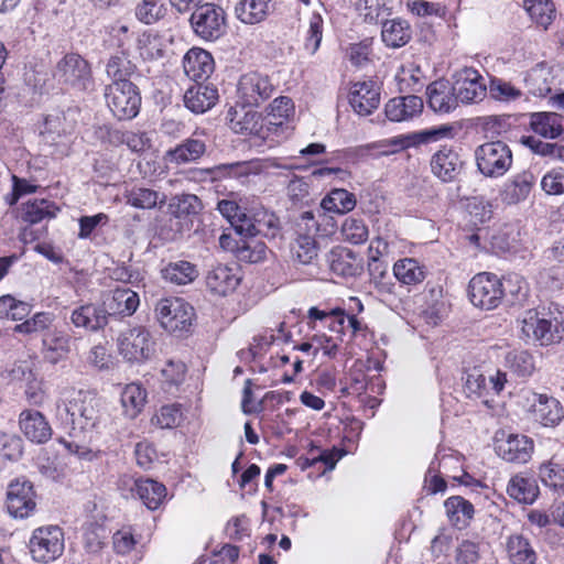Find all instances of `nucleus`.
I'll return each instance as SVG.
<instances>
[{"mask_svg": "<svg viewBox=\"0 0 564 564\" xmlns=\"http://www.w3.org/2000/svg\"><path fill=\"white\" fill-rule=\"evenodd\" d=\"M99 400L90 391L79 390L56 404V419L70 436L93 431L99 422Z\"/></svg>", "mask_w": 564, "mask_h": 564, "instance_id": "f257e3e1", "label": "nucleus"}, {"mask_svg": "<svg viewBox=\"0 0 564 564\" xmlns=\"http://www.w3.org/2000/svg\"><path fill=\"white\" fill-rule=\"evenodd\" d=\"M521 330L541 346L560 343L564 338V313L553 304L529 310L522 319Z\"/></svg>", "mask_w": 564, "mask_h": 564, "instance_id": "f03ea898", "label": "nucleus"}, {"mask_svg": "<svg viewBox=\"0 0 564 564\" xmlns=\"http://www.w3.org/2000/svg\"><path fill=\"white\" fill-rule=\"evenodd\" d=\"M204 205L200 198L195 194L174 195L167 205L169 219L161 234L167 240H176L184 232L193 227V219L199 215Z\"/></svg>", "mask_w": 564, "mask_h": 564, "instance_id": "7ed1b4c3", "label": "nucleus"}, {"mask_svg": "<svg viewBox=\"0 0 564 564\" xmlns=\"http://www.w3.org/2000/svg\"><path fill=\"white\" fill-rule=\"evenodd\" d=\"M105 98L110 111L119 120H130L139 113L141 95L131 80L112 82L106 87Z\"/></svg>", "mask_w": 564, "mask_h": 564, "instance_id": "20e7f679", "label": "nucleus"}, {"mask_svg": "<svg viewBox=\"0 0 564 564\" xmlns=\"http://www.w3.org/2000/svg\"><path fill=\"white\" fill-rule=\"evenodd\" d=\"M191 12V28L200 39L216 41L226 33V12L220 6L205 1Z\"/></svg>", "mask_w": 564, "mask_h": 564, "instance_id": "39448f33", "label": "nucleus"}, {"mask_svg": "<svg viewBox=\"0 0 564 564\" xmlns=\"http://www.w3.org/2000/svg\"><path fill=\"white\" fill-rule=\"evenodd\" d=\"M155 312L161 326L169 333L189 332L195 318L194 307L181 297L160 300Z\"/></svg>", "mask_w": 564, "mask_h": 564, "instance_id": "423d86ee", "label": "nucleus"}, {"mask_svg": "<svg viewBox=\"0 0 564 564\" xmlns=\"http://www.w3.org/2000/svg\"><path fill=\"white\" fill-rule=\"evenodd\" d=\"M29 549L34 561L51 563L57 560L64 552V531L58 525H45L36 528L29 541Z\"/></svg>", "mask_w": 564, "mask_h": 564, "instance_id": "0eeeda50", "label": "nucleus"}, {"mask_svg": "<svg viewBox=\"0 0 564 564\" xmlns=\"http://www.w3.org/2000/svg\"><path fill=\"white\" fill-rule=\"evenodd\" d=\"M478 171L486 177L505 175L512 165V152L502 141L486 142L475 151Z\"/></svg>", "mask_w": 564, "mask_h": 564, "instance_id": "6e6552de", "label": "nucleus"}, {"mask_svg": "<svg viewBox=\"0 0 564 564\" xmlns=\"http://www.w3.org/2000/svg\"><path fill=\"white\" fill-rule=\"evenodd\" d=\"M117 347L124 360L140 364L151 358L154 351V340L150 330L144 326H134L120 332Z\"/></svg>", "mask_w": 564, "mask_h": 564, "instance_id": "1a4fd4ad", "label": "nucleus"}, {"mask_svg": "<svg viewBox=\"0 0 564 564\" xmlns=\"http://www.w3.org/2000/svg\"><path fill=\"white\" fill-rule=\"evenodd\" d=\"M503 282L494 273L481 272L476 274L468 284L470 302L480 308H496L505 297Z\"/></svg>", "mask_w": 564, "mask_h": 564, "instance_id": "9d476101", "label": "nucleus"}, {"mask_svg": "<svg viewBox=\"0 0 564 564\" xmlns=\"http://www.w3.org/2000/svg\"><path fill=\"white\" fill-rule=\"evenodd\" d=\"M54 76L62 83L78 90L93 87L91 70L88 62L78 54H66L57 64Z\"/></svg>", "mask_w": 564, "mask_h": 564, "instance_id": "9b49d317", "label": "nucleus"}, {"mask_svg": "<svg viewBox=\"0 0 564 564\" xmlns=\"http://www.w3.org/2000/svg\"><path fill=\"white\" fill-rule=\"evenodd\" d=\"M7 510L15 519L30 517L36 507L33 484L25 478L12 480L7 489Z\"/></svg>", "mask_w": 564, "mask_h": 564, "instance_id": "f8f14e48", "label": "nucleus"}, {"mask_svg": "<svg viewBox=\"0 0 564 564\" xmlns=\"http://www.w3.org/2000/svg\"><path fill=\"white\" fill-rule=\"evenodd\" d=\"M302 225H304L306 232L297 234L292 245V254L297 263L312 265L318 256V247L313 234L319 230V226L312 212L302 214L299 226L302 227Z\"/></svg>", "mask_w": 564, "mask_h": 564, "instance_id": "ddd939ff", "label": "nucleus"}, {"mask_svg": "<svg viewBox=\"0 0 564 564\" xmlns=\"http://www.w3.org/2000/svg\"><path fill=\"white\" fill-rule=\"evenodd\" d=\"M274 85L268 75L251 72L242 75L238 83L241 102L248 107H259L271 98Z\"/></svg>", "mask_w": 564, "mask_h": 564, "instance_id": "4468645a", "label": "nucleus"}, {"mask_svg": "<svg viewBox=\"0 0 564 564\" xmlns=\"http://www.w3.org/2000/svg\"><path fill=\"white\" fill-rule=\"evenodd\" d=\"M529 411L535 422L543 426H556L563 420V408L557 399L547 394L527 391L524 394Z\"/></svg>", "mask_w": 564, "mask_h": 564, "instance_id": "2eb2a0df", "label": "nucleus"}, {"mask_svg": "<svg viewBox=\"0 0 564 564\" xmlns=\"http://www.w3.org/2000/svg\"><path fill=\"white\" fill-rule=\"evenodd\" d=\"M432 174L443 183L456 182L464 170V161L453 147L443 145L431 158Z\"/></svg>", "mask_w": 564, "mask_h": 564, "instance_id": "dca6fc26", "label": "nucleus"}, {"mask_svg": "<svg viewBox=\"0 0 564 564\" xmlns=\"http://www.w3.org/2000/svg\"><path fill=\"white\" fill-rule=\"evenodd\" d=\"M453 87L458 101L463 104L478 102L487 93L482 76L473 67H465L457 73Z\"/></svg>", "mask_w": 564, "mask_h": 564, "instance_id": "f3484780", "label": "nucleus"}, {"mask_svg": "<svg viewBox=\"0 0 564 564\" xmlns=\"http://www.w3.org/2000/svg\"><path fill=\"white\" fill-rule=\"evenodd\" d=\"M349 104L359 116H368L380 104V88L373 80L356 82L349 88Z\"/></svg>", "mask_w": 564, "mask_h": 564, "instance_id": "a211bd4d", "label": "nucleus"}, {"mask_svg": "<svg viewBox=\"0 0 564 564\" xmlns=\"http://www.w3.org/2000/svg\"><path fill=\"white\" fill-rule=\"evenodd\" d=\"M533 441L520 434H509L505 440H498L496 453L503 460L516 464L527 463L533 453Z\"/></svg>", "mask_w": 564, "mask_h": 564, "instance_id": "6ab92c4d", "label": "nucleus"}, {"mask_svg": "<svg viewBox=\"0 0 564 564\" xmlns=\"http://www.w3.org/2000/svg\"><path fill=\"white\" fill-rule=\"evenodd\" d=\"M281 224L274 213L268 210H258L251 218H248L246 226L237 225V232L240 235L256 237L261 235L273 239L280 235Z\"/></svg>", "mask_w": 564, "mask_h": 564, "instance_id": "aec40b11", "label": "nucleus"}, {"mask_svg": "<svg viewBox=\"0 0 564 564\" xmlns=\"http://www.w3.org/2000/svg\"><path fill=\"white\" fill-rule=\"evenodd\" d=\"M19 424L24 436L33 443L44 444L52 437V427L40 411H22L19 416Z\"/></svg>", "mask_w": 564, "mask_h": 564, "instance_id": "412c9836", "label": "nucleus"}, {"mask_svg": "<svg viewBox=\"0 0 564 564\" xmlns=\"http://www.w3.org/2000/svg\"><path fill=\"white\" fill-rule=\"evenodd\" d=\"M539 478L555 492L564 490V445L556 444L552 456L539 466Z\"/></svg>", "mask_w": 564, "mask_h": 564, "instance_id": "4be33fe9", "label": "nucleus"}, {"mask_svg": "<svg viewBox=\"0 0 564 564\" xmlns=\"http://www.w3.org/2000/svg\"><path fill=\"white\" fill-rule=\"evenodd\" d=\"M183 68L189 79L200 83V80L207 79L214 70L213 56L203 48H191L183 58Z\"/></svg>", "mask_w": 564, "mask_h": 564, "instance_id": "5701e85b", "label": "nucleus"}, {"mask_svg": "<svg viewBox=\"0 0 564 564\" xmlns=\"http://www.w3.org/2000/svg\"><path fill=\"white\" fill-rule=\"evenodd\" d=\"M108 314L102 304L88 303L72 312L70 321L75 327H83L89 332L104 329L108 324Z\"/></svg>", "mask_w": 564, "mask_h": 564, "instance_id": "b1692460", "label": "nucleus"}, {"mask_svg": "<svg viewBox=\"0 0 564 564\" xmlns=\"http://www.w3.org/2000/svg\"><path fill=\"white\" fill-rule=\"evenodd\" d=\"M413 36V30L406 19L397 17L381 21V40L389 48L405 46Z\"/></svg>", "mask_w": 564, "mask_h": 564, "instance_id": "393cba45", "label": "nucleus"}, {"mask_svg": "<svg viewBox=\"0 0 564 564\" xmlns=\"http://www.w3.org/2000/svg\"><path fill=\"white\" fill-rule=\"evenodd\" d=\"M247 107L242 104L239 107L229 108L226 116L229 127L236 133L259 134L263 127L261 116Z\"/></svg>", "mask_w": 564, "mask_h": 564, "instance_id": "a878e982", "label": "nucleus"}, {"mask_svg": "<svg viewBox=\"0 0 564 564\" xmlns=\"http://www.w3.org/2000/svg\"><path fill=\"white\" fill-rule=\"evenodd\" d=\"M102 303L108 317L131 316L137 311L140 300L137 292L118 288Z\"/></svg>", "mask_w": 564, "mask_h": 564, "instance_id": "bb28decb", "label": "nucleus"}, {"mask_svg": "<svg viewBox=\"0 0 564 564\" xmlns=\"http://www.w3.org/2000/svg\"><path fill=\"white\" fill-rule=\"evenodd\" d=\"M430 108L440 113H448L458 106V99L453 86L446 82L436 80L426 88Z\"/></svg>", "mask_w": 564, "mask_h": 564, "instance_id": "cd10ccee", "label": "nucleus"}, {"mask_svg": "<svg viewBox=\"0 0 564 564\" xmlns=\"http://www.w3.org/2000/svg\"><path fill=\"white\" fill-rule=\"evenodd\" d=\"M330 270L344 278L357 276L362 272L361 259L350 249L336 247L328 257Z\"/></svg>", "mask_w": 564, "mask_h": 564, "instance_id": "c85d7f7f", "label": "nucleus"}, {"mask_svg": "<svg viewBox=\"0 0 564 564\" xmlns=\"http://www.w3.org/2000/svg\"><path fill=\"white\" fill-rule=\"evenodd\" d=\"M218 90L214 86L195 83L184 94V104L195 113H204L216 105Z\"/></svg>", "mask_w": 564, "mask_h": 564, "instance_id": "c756f323", "label": "nucleus"}, {"mask_svg": "<svg viewBox=\"0 0 564 564\" xmlns=\"http://www.w3.org/2000/svg\"><path fill=\"white\" fill-rule=\"evenodd\" d=\"M535 183L536 177L530 171H522L513 175L503 186L502 200L509 205L525 200Z\"/></svg>", "mask_w": 564, "mask_h": 564, "instance_id": "7c9ffc66", "label": "nucleus"}, {"mask_svg": "<svg viewBox=\"0 0 564 564\" xmlns=\"http://www.w3.org/2000/svg\"><path fill=\"white\" fill-rule=\"evenodd\" d=\"M422 109V98L408 95L390 99L384 107V112L390 121L400 122L412 119L421 113Z\"/></svg>", "mask_w": 564, "mask_h": 564, "instance_id": "2f4dec72", "label": "nucleus"}, {"mask_svg": "<svg viewBox=\"0 0 564 564\" xmlns=\"http://www.w3.org/2000/svg\"><path fill=\"white\" fill-rule=\"evenodd\" d=\"M240 282L232 268L225 264H217L213 267L206 275V285L215 294L227 295L235 291Z\"/></svg>", "mask_w": 564, "mask_h": 564, "instance_id": "473e14b6", "label": "nucleus"}, {"mask_svg": "<svg viewBox=\"0 0 564 564\" xmlns=\"http://www.w3.org/2000/svg\"><path fill=\"white\" fill-rule=\"evenodd\" d=\"M131 491L135 492L150 510H156L166 497L165 486L150 478L134 480Z\"/></svg>", "mask_w": 564, "mask_h": 564, "instance_id": "72a5a7b5", "label": "nucleus"}, {"mask_svg": "<svg viewBox=\"0 0 564 564\" xmlns=\"http://www.w3.org/2000/svg\"><path fill=\"white\" fill-rule=\"evenodd\" d=\"M409 147V143L405 139L401 137H394L389 140H384L381 142L368 143L365 145H360L355 149V154L357 158L361 160L367 159H380L382 156H389L394 154L401 150H404Z\"/></svg>", "mask_w": 564, "mask_h": 564, "instance_id": "f704fd0d", "label": "nucleus"}, {"mask_svg": "<svg viewBox=\"0 0 564 564\" xmlns=\"http://www.w3.org/2000/svg\"><path fill=\"white\" fill-rule=\"evenodd\" d=\"M273 10V0H240L236 8V17L246 24L260 23Z\"/></svg>", "mask_w": 564, "mask_h": 564, "instance_id": "c9c22d12", "label": "nucleus"}, {"mask_svg": "<svg viewBox=\"0 0 564 564\" xmlns=\"http://www.w3.org/2000/svg\"><path fill=\"white\" fill-rule=\"evenodd\" d=\"M162 278L175 285H186L192 283L198 276V269L196 264L186 261L177 260L169 262L162 270Z\"/></svg>", "mask_w": 564, "mask_h": 564, "instance_id": "e433bc0d", "label": "nucleus"}, {"mask_svg": "<svg viewBox=\"0 0 564 564\" xmlns=\"http://www.w3.org/2000/svg\"><path fill=\"white\" fill-rule=\"evenodd\" d=\"M126 203L138 209H152L165 204L166 196L153 188L133 186L126 191Z\"/></svg>", "mask_w": 564, "mask_h": 564, "instance_id": "4c0bfd02", "label": "nucleus"}, {"mask_svg": "<svg viewBox=\"0 0 564 564\" xmlns=\"http://www.w3.org/2000/svg\"><path fill=\"white\" fill-rule=\"evenodd\" d=\"M394 278L404 285H416L424 281L426 271L416 259L403 258L393 265Z\"/></svg>", "mask_w": 564, "mask_h": 564, "instance_id": "58836bf2", "label": "nucleus"}, {"mask_svg": "<svg viewBox=\"0 0 564 564\" xmlns=\"http://www.w3.org/2000/svg\"><path fill=\"white\" fill-rule=\"evenodd\" d=\"M508 495L521 503H533L539 496L536 480L531 477L514 476L507 486Z\"/></svg>", "mask_w": 564, "mask_h": 564, "instance_id": "ea45409f", "label": "nucleus"}, {"mask_svg": "<svg viewBox=\"0 0 564 564\" xmlns=\"http://www.w3.org/2000/svg\"><path fill=\"white\" fill-rule=\"evenodd\" d=\"M206 144L199 139L188 138L174 149L167 151L169 160L176 164L196 161L204 155Z\"/></svg>", "mask_w": 564, "mask_h": 564, "instance_id": "a19ab883", "label": "nucleus"}, {"mask_svg": "<svg viewBox=\"0 0 564 564\" xmlns=\"http://www.w3.org/2000/svg\"><path fill=\"white\" fill-rule=\"evenodd\" d=\"M507 553L512 564H535L538 558L529 539L519 534L508 539Z\"/></svg>", "mask_w": 564, "mask_h": 564, "instance_id": "79ce46f5", "label": "nucleus"}, {"mask_svg": "<svg viewBox=\"0 0 564 564\" xmlns=\"http://www.w3.org/2000/svg\"><path fill=\"white\" fill-rule=\"evenodd\" d=\"M236 241V257L239 261L247 263H259L267 257L268 248L261 240L243 235Z\"/></svg>", "mask_w": 564, "mask_h": 564, "instance_id": "37998d69", "label": "nucleus"}, {"mask_svg": "<svg viewBox=\"0 0 564 564\" xmlns=\"http://www.w3.org/2000/svg\"><path fill=\"white\" fill-rule=\"evenodd\" d=\"M444 508L452 524L458 529L466 527L474 514V506L460 496L446 499Z\"/></svg>", "mask_w": 564, "mask_h": 564, "instance_id": "c03bdc74", "label": "nucleus"}, {"mask_svg": "<svg viewBox=\"0 0 564 564\" xmlns=\"http://www.w3.org/2000/svg\"><path fill=\"white\" fill-rule=\"evenodd\" d=\"M42 343L47 351L54 354L50 359L55 364L69 352L72 337L62 329L51 327L43 334Z\"/></svg>", "mask_w": 564, "mask_h": 564, "instance_id": "a18cd8bd", "label": "nucleus"}, {"mask_svg": "<svg viewBox=\"0 0 564 564\" xmlns=\"http://www.w3.org/2000/svg\"><path fill=\"white\" fill-rule=\"evenodd\" d=\"M530 126L535 133L544 138L555 139L563 132L560 116L555 112L532 113Z\"/></svg>", "mask_w": 564, "mask_h": 564, "instance_id": "49530a36", "label": "nucleus"}, {"mask_svg": "<svg viewBox=\"0 0 564 564\" xmlns=\"http://www.w3.org/2000/svg\"><path fill=\"white\" fill-rule=\"evenodd\" d=\"M137 47L143 59L156 61L164 56L166 45L162 35L147 31L139 35Z\"/></svg>", "mask_w": 564, "mask_h": 564, "instance_id": "de8ad7c7", "label": "nucleus"}, {"mask_svg": "<svg viewBox=\"0 0 564 564\" xmlns=\"http://www.w3.org/2000/svg\"><path fill=\"white\" fill-rule=\"evenodd\" d=\"M145 400L147 391L139 383L127 384L121 392V404L124 409V414L130 419H134L140 413Z\"/></svg>", "mask_w": 564, "mask_h": 564, "instance_id": "09e8293b", "label": "nucleus"}, {"mask_svg": "<svg viewBox=\"0 0 564 564\" xmlns=\"http://www.w3.org/2000/svg\"><path fill=\"white\" fill-rule=\"evenodd\" d=\"M323 209L337 214H345L352 210L356 206V197L344 188H335L323 198Z\"/></svg>", "mask_w": 564, "mask_h": 564, "instance_id": "8fccbe9b", "label": "nucleus"}, {"mask_svg": "<svg viewBox=\"0 0 564 564\" xmlns=\"http://www.w3.org/2000/svg\"><path fill=\"white\" fill-rule=\"evenodd\" d=\"M524 9L530 18L543 29H547L555 17V7L552 0H524Z\"/></svg>", "mask_w": 564, "mask_h": 564, "instance_id": "3c124183", "label": "nucleus"}, {"mask_svg": "<svg viewBox=\"0 0 564 564\" xmlns=\"http://www.w3.org/2000/svg\"><path fill=\"white\" fill-rule=\"evenodd\" d=\"M59 209L46 199H35L28 203L23 209V220L30 224H37L44 219H51L56 216Z\"/></svg>", "mask_w": 564, "mask_h": 564, "instance_id": "603ef678", "label": "nucleus"}, {"mask_svg": "<svg viewBox=\"0 0 564 564\" xmlns=\"http://www.w3.org/2000/svg\"><path fill=\"white\" fill-rule=\"evenodd\" d=\"M31 304L20 301L11 294L0 296V318L22 321L31 313Z\"/></svg>", "mask_w": 564, "mask_h": 564, "instance_id": "864d4df0", "label": "nucleus"}, {"mask_svg": "<svg viewBox=\"0 0 564 564\" xmlns=\"http://www.w3.org/2000/svg\"><path fill=\"white\" fill-rule=\"evenodd\" d=\"M324 31V19L317 13L313 12L308 19V28L305 33L303 47L310 54L314 55L319 46L323 39Z\"/></svg>", "mask_w": 564, "mask_h": 564, "instance_id": "5fc2aeb1", "label": "nucleus"}, {"mask_svg": "<svg viewBox=\"0 0 564 564\" xmlns=\"http://www.w3.org/2000/svg\"><path fill=\"white\" fill-rule=\"evenodd\" d=\"M370 281L375 284L376 289L381 293H392L394 283L388 275L387 264L379 260L376 256L370 258L368 263Z\"/></svg>", "mask_w": 564, "mask_h": 564, "instance_id": "6e6d98bb", "label": "nucleus"}, {"mask_svg": "<svg viewBox=\"0 0 564 564\" xmlns=\"http://www.w3.org/2000/svg\"><path fill=\"white\" fill-rule=\"evenodd\" d=\"M54 315L50 312H39L31 318L17 324L13 328L14 333L31 335L34 333H46L52 327Z\"/></svg>", "mask_w": 564, "mask_h": 564, "instance_id": "4d7b16f0", "label": "nucleus"}, {"mask_svg": "<svg viewBox=\"0 0 564 564\" xmlns=\"http://www.w3.org/2000/svg\"><path fill=\"white\" fill-rule=\"evenodd\" d=\"M506 366L519 377H529L535 369L533 357L527 350H512L508 352Z\"/></svg>", "mask_w": 564, "mask_h": 564, "instance_id": "13d9d810", "label": "nucleus"}, {"mask_svg": "<svg viewBox=\"0 0 564 564\" xmlns=\"http://www.w3.org/2000/svg\"><path fill=\"white\" fill-rule=\"evenodd\" d=\"M250 164L248 162L219 164L212 169L198 171L200 174H208L213 180L227 176L235 178L246 177L250 174Z\"/></svg>", "mask_w": 564, "mask_h": 564, "instance_id": "bf43d9fd", "label": "nucleus"}, {"mask_svg": "<svg viewBox=\"0 0 564 564\" xmlns=\"http://www.w3.org/2000/svg\"><path fill=\"white\" fill-rule=\"evenodd\" d=\"M341 234L345 240L360 245L367 241L369 231L364 219L355 216L347 217L341 225Z\"/></svg>", "mask_w": 564, "mask_h": 564, "instance_id": "052dcab7", "label": "nucleus"}, {"mask_svg": "<svg viewBox=\"0 0 564 564\" xmlns=\"http://www.w3.org/2000/svg\"><path fill=\"white\" fill-rule=\"evenodd\" d=\"M135 66L124 55L111 56L106 65L108 77L113 82L130 80L129 77L134 73Z\"/></svg>", "mask_w": 564, "mask_h": 564, "instance_id": "680f3d73", "label": "nucleus"}, {"mask_svg": "<svg viewBox=\"0 0 564 564\" xmlns=\"http://www.w3.org/2000/svg\"><path fill=\"white\" fill-rule=\"evenodd\" d=\"M453 128L448 124H442L430 129L413 133L412 135L402 137L410 145L425 144L438 141L443 138L452 135Z\"/></svg>", "mask_w": 564, "mask_h": 564, "instance_id": "e2e57ef3", "label": "nucleus"}, {"mask_svg": "<svg viewBox=\"0 0 564 564\" xmlns=\"http://www.w3.org/2000/svg\"><path fill=\"white\" fill-rule=\"evenodd\" d=\"M506 293L505 297L510 296L511 304H522L527 301L529 295L528 283L519 275H510L503 281Z\"/></svg>", "mask_w": 564, "mask_h": 564, "instance_id": "0e129e2a", "label": "nucleus"}, {"mask_svg": "<svg viewBox=\"0 0 564 564\" xmlns=\"http://www.w3.org/2000/svg\"><path fill=\"white\" fill-rule=\"evenodd\" d=\"M356 6L369 23H381L386 20L384 15L389 14L384 0H358Z\"/></svg>", "mask_w": 564, "mask_h": 564, "instance_id": "69168bd1", "label": "nucleus"}, {"mask_svg": "<svg viewBox=\"0 0 564 564\" xmlns=\"http://www.w3.org/2000/svg\"><path fill=\"white\" fill-rule=\"evenodd\" d=\"M186 366L182 361L169 360L161 370L162 381L165 390L177 388L185 378Z\"/></svg>", "mask_w": 564, "mask_h": 564, "instance_id": "338daca9", "label": "nucleus"}, {"mask_svg": "<svg viewBox=\"0 0 564 564\" xmlns=\"http://www.w3.org/2000/svg\"><path fill=\"white\" fill-rule=\"evenodd\" d=\"M489 94L494 99L499 101L516 100L522 95L519 88L498 77L490 78Z\"/></svg>", "mask_w": 564, "mask_h": 564, "instance_id": "774afa93", "label": "nucleus"}]
</instances>
